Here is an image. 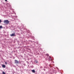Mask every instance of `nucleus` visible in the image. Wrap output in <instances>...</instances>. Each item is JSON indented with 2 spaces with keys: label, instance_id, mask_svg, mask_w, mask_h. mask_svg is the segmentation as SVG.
<instances>
[{
  "label": "nucleus",
  "instance_id": "9",
  "mask_svg": "<svg viewBox=\"0 0 74 74\" xmlns=\"http://www.w3.org/2000/svg\"><path fill=\"white\" fill-rule=\"evenodd\" d=\"M46 55L47 56H49V54H46Z\"/></svg>",
  "mask_w": 74,
  "mask_h": 74
},
{
  "label": "nucleus",
  "instance_id": "10",
  "mask_svg": "<svg viewBox=\"0 0 74 74\" xmlns=\"http://www.w3.org/2000/svg\"><path fill=\"white\" fill-rule=\"evenodd\" d=\"M5 64H7V62H5Z\"/></svg>",
  "mask_w": 74,
  "mask_h": 74
},
{
  "label": "nucleus",
  "instance_id": "1",
  "mask_svg": "<svg viewBox=\"0 0 74 74\" xmlns=\"http://www.w3.org/2000/svg\"><path fill=\"white\" fill-rule=\"evenodd\" d=\"M3 22L4 23L8 24L9 23V21L8 20H5L3 21Z\"/></svg>",
  "mask_w": 74,
  "mask_h": 74
},
{
  "label": "nucleus",
  "instance_id": "4",
  "mask_svg": "<svg viewBox=\"0 0 74 74\" xmlns=\"http://www.w3.org/2000/svg\"><path fill=\"white\" fill-rule=\"evenodd\" d=\"M32 71L33 73H35V71L34 69H33V70H32Z\"/></svg>",
  "mask_w": 74,
  "mask_h": 74
},
{
  "label": "nucleus",
  "instance_id": "12",
  "mask_svg": "<svg viewBox=\"0 0 74 74\" xmlns=\"http://www.w3.org/2000/svg\"><path fill=\"white\" fill-rule=\"evenodd\" d=\"M5 1H7V0H5Z\"/></svg>",
  "mask_w": 74,
  "mask_h": 74
},
{
  "label": "nucleus",
  "instance_id": "3",
  "mask_svg": "<svg viewBox=\"0 0 74 74\" xmlns=\"http://www.w3.org/2000/svg\"><path fill=\"white\" fill-rule=\"evenodd\" d=\"M10 36L12 37L14 36H15V33H14V34H10Z\"/></svg>",
  "mask_w": 74,
  "mask_h": 74
},
{
  "label": "nucleus",
  "instance_id": "7",
  "mask_svg": "<svg viewBox=\"0 0 74 74\" xmlns=\"http://www.w3.org/2000/svg\"><path fill=\"white\" fill-rule=\"evenodd\" d=\"M2 28V26L1 25H0V29Z\"/></svg>",
  "mask_w": 74,
  "mask_h": 74
},
{
  "label": "nucleus",
  "instance_id": "6",
  "mask_svg": "<svg viewBox=\"0 0 74 74\" xmlns=\"http://www.w3.org/2000/svg\"><path fill=\"white\" fill-rule=\"evenodd\" d=\"M48 59H49V60H50L51 59V57L50 56H49V57H48Z\"/></svg>",
  "mask_w": 74,
  "mask_h": 74
},
{
  "label": "nucleus",
  "instance_id": "2",
  "mask_svg": "<svg viewBox=\"0 0 74 74\" xmlns=\"http://www.w3.org/2000/svg\"><path fill=\"white\" fill-rule=\"evenodd\" d=\"M19 62V61H17L16 60H15V63L18 64Z\"/></svg>",
  "mask_w": 74,
  "mask_h": 74
},
{
  "label": "nucleus",
  "instance_id": "8",
  "mask_svg": "<svg viewBox=\"0 0 74 74\" xmlns=\"http://www.w3.org/2000/svg\"><path fill=\"white\" fill-rule=\"evenodd\" d=\"M3 74H5V73L4 72H3Z\"/></svg>",
  "mask_w": 74,
  "mask_h": 74
},
{
  "label": "nucleus",
  "instance_id": "11",
  "mask_svg": "<svg viewBox=\"0 0 74 74\" xmlns=\"http://www.w3.org/2000/svg\"><path fill=\"white\" fill-rule=\"evenodd\" d=\"M1 19H0V23H1Z\"/></svg>",
  "mask_w": 74,
  "mask_h": 74
},
{
  "label": "nucleus",
  "instance_id": "5",
  "mask_svg": "<svg viewBox=\"0 0 74 74\" xmlns=\"http://www.w3.org/2000/svg\"><path fill=\"white\" fill-rule=\"evenodd\" d=\"M2 66L3 68H5V65H3Z\"/></svg>",
  "mask_w": 74,
  "mask_h": 74
},
{
  "label": "nucleus",
  "instance_id": "13",
  "mask_svg": "<svg viewBox=\"0 0 74 74\" xmlns=\"http://www.w3.org/2000/svg\"><path fill=\"white\" fill-rule=\"evenodd\" d=\"M44 71H45V69H44Z\"/></svg>",
  "mask_w": 74,
  "mask_h": 74
}]
</instances>
